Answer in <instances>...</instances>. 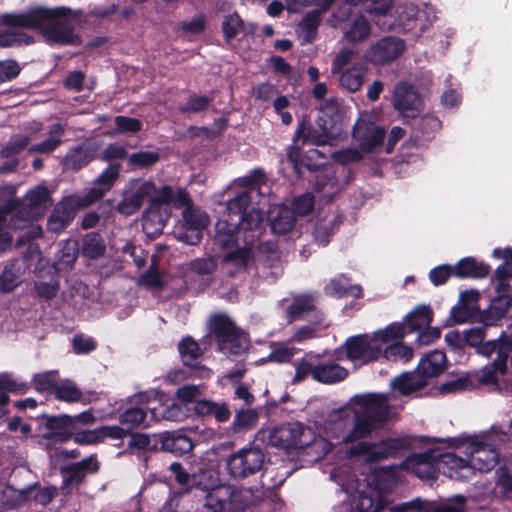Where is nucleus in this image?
I'll return each mask as SVG.
<instances>
[{
  "label": "nucleus",
  "instance_id": "1",
  "mask_svg": "<svg viewBox=\"0 0 512 512\" xmlns=\"http://www.w3.org/2000/svg\"><path fill=\"white\" fill-rule=\"evenodd\" d=\"M351 402L359 409L354 412V425L344 436V443H354L347 450L349 458L365 456L369 462L404 456L411 448L408 437L388 438L379 443L360 441L381 427L389 419L390 406L384 394H356Z\"/></svg>",
  "mask_w": 512,
  "mask_h": 512
},
{
  "label": "nucleus",
  "instance_id": "2",
  "mask_svg": "<svg viewBox=\"0 0 512 512\" xmlns=\"http://www.w3.org/2000/svg\"><path fill=\"white\" fill-rule=\"evenodd\" d=\"M72 15L73 10L66 6L36 5L24 12L1 14L0 23L8 28L39 31L49 45L80 46L82 38L75 32Z\"/></svg>",
  "mask_w": 512,
  "mask_h": 512
},
{
  "label": "nucleus",
  "instance_id": "3",
  "mask_svg": "<svg viewBox=\"0 0 512 512\" xmlns=\"http://www.w3.org/2000/svg\"><path fill=\"white\" fill-rule=\"evenodd\" d=\"M8 205L10 207L8 228L23 230L17 238L15 246L27 247L23 252V258L28 261L35 254L40 253L39 246L34 241L43 236V230L40 225L33 224V222L42 218L51 207L50 192L45 186L39 185L29 190L23 198L10 199L3 206Z\"/></svg>",
  "mask_w": 512,
  "mask_h": 512
},
{
  "label": "nucleus",
  "instance_id": "4",
  "mask_svg": "<svg viewBox=\"0 0 512 512\" xmlns=\"http://www.w3.org/2000/svg\"><path fill=\"white\" fill-rule=\"evenodd\" d=\"M266 458L265 451L252 443L231 453L225 459V468L233 480L242 481L262 473Z\"/></svg>",
  "mask_w": 512,
  "mask_h": 512
},
{
  "label": "nucleus",
  "instance_id": "5",
  "mask_svg": "<svg viewBox=\"0 0 512 512\" xmlns=\"http://www.w3.org/2000/svg\"><path fill=\"white\" fill-rule=\"evenodd\" d=\"M40 423L39 430L41 434L42 448L51 454L58 446L69 442L73 437V426L70 415H50L43 413L35 417Z\"/></svg>",
  "mask_w": 512,
  "mask_h": 512
},
{
  "label": "nucleus",
  "instance_id": "6",
  "mask_svg": "<svg viewBox=\"0 0 512 512\" xmlns=\"http://www.w3.org/2000/svg\"><path fill=\"white\" fill-rule=\"evenodd\" d=\"M339 360H348L358 365H367L382 357V345L377 343L374 336L359 334L348 337L345 342L336 349Z\"/></svg>",
  "mask_w": 512,
  "mask_h": 512
},
{
  "label": "nucleus",
  "instance_id": "7",
  "mask_svg": "<svg viewBox=\"0 0 512 512\" xmlns=\"http://www.w3.org/2000/svg\"><path fill=\"white\" fill-rule=\"evenodd\" d=\"M227 213L222 220L231 221V223L243 229V232L257 231L263 222L262 212L251 207V194L247 190L237 193L233 198L227 201Z\"/></svg>",
  "mask_w": 512,
  "mask_h": 512
},
{
  "label": "nucleus",
  "instance_id": "8",
  "mask_svg": "<svg viewBox=\"0 0 512 512\" xmlns=\"http://www.w3.org/2000/svg\"><path fill=\"white\" fill-rule=\"evenodd\" d=\"M208 328L209 333L216 339L220 351L228 348L231 354L236 355L243 350L245 333L228 315L213 314L208 321Z\"/></svg>",
  "mask_w": 512,
  "mask_h": 512
},
{
  "label": "nucleus",
  "instance_id": "9",
  "mask_svg": "<svg viewBox=\"0 0 512 512\" xmlns=\"http://www.w3.org/2000/svg\"><path fill=\"white\" fill-rule=\"evenodd\" d=\"M315 439L313 430L301 422L281 424L270 431L269 443L273 447L290 450L304 449Z\"/></svg>",
  "mask_w": 512,
  "mask_h": 512
},
{
  "label": "nucleus",
  "instance_id": "10",
  "mask_svg": "<svg viewBox=\"0 0 512 512\" xmlns=\"http://www.w3.org/2000/svg\"><path fill=\"white\" fill-rule=\"evenodd\" d=\"M100 469V463L96 454L78 461L71 462L59 468L62 477V484L60 492L63 496L67 497L72 493L73 487H79L85 483L86 477L91 474H96Z\"/></svg>",
  "mask_w": 512,
  "mask_h": 512
},
{
  "label": "nucleus",
  "instance_id": "11",
  "mask_svg": "<svg viewBox=\"0 0 512 512\" xmlns=\"http://www.w3.org/2000/svg\"><path fill=\"white\" fill-rule=\"evenodd\" d=\"M406 43L396 36H383L372 43L364 53V60L373 66H386L397 60L405 51Z\"/></svg>",
  "mask_w": 512,
  "mask_h": 512
},
{
  "label": "nucleus",
  "instance_id": "12",
  "mask_svg": "<svg viewBox=\"0 0 512 512\" xmlns=\"http://www.w3.org/2000/svg\"><path fill=\"white\" fill-rule=\"evenodd\" d=\"M155 195L150 198L149 205L142 216L143 230L148 235L160 234L165 226V222L160 214V206L172 204L174 201V190L170 185H163L159 189H154Z\"/></svg>",
  "mask_w": 512,
  "mask_h": 512
},
{
  "label": "nucleus",
  "instance_id": "13",
  "mask_svg": "<svg viewBox=\"0 0 512 512\" xmlns=\"http://www.w3.org/2000/svg\"><path fill=\"white\" fill-rule=\"evenodd\" d=\"M148 403L149 397L145 393H139L118 408V421L130 434L133 429L148 427L147 412L151 409Z\"/></svg>",
  "mask_w": 512,
  "mask_h": 512
},
{
  "label": "nucleus",
  "instance_id": "14",
  "mask_svg": "<svg viewBox=\"0 0 512 512\" xmlns=\"http://www.w3.org/2000/svg\"><path fill=\"white\" fill-rule=\"evenodd\" d=\"M401 467L422 480H436L440 472L439 451L430 448L423 453H412L405 457Z\"/></svg>",
  "mask_w": 512,
  "mask_h": 512
},
{
  "label": "nucleus",
  "instance_id": "15",
  "mask_svg": "<svg viewBox=\"0 0 512 512\" xmlns=\"http://www.w3.org/2000/svg\"><path fill=\"white\" fill-rule=\"evenodd\" d=\"M387 505L386 495L381 490L368 485L365 489L356 491L345 512H380Z\"/></svg>",
  "mask_w": 512,
  "mask_h": 512
},
{
  "label": "nucleus",
  "instance_id": "16",
  "mask_svg": "<svg viewBox=\"0 0 512 512\" xmlns=\"http://www.w3.org/2000/svg\"><path fill=\"white\" fill-rule=\"evenodd\" d=\"M79 209H81L79 201L75 196L65 197L52 210L47 221L48 230L53 233H59L66 229L74 220Z\"/></svg>",
  "mask_w": 512,
  "mask_h": 512
},
{
  "label": "nucleus",
  "instance_id": "17",
  "mask_svg": "<svg viewBox=\"0 0 512 512\" xmlns=\"http://www.w3.org/2000/svg\"><path fill=\"white\" fill-rule=\"evenodd\" d=\"M421 104V98L412 85L400 84L396 86L393 105L395 110L404 117L416 118Z\"/></svg>",
  "mask_w": 512,
  "mask_h": 512
},
{
  "label": "nucleus",
  "instance_id": "18",
  "mask_svg": "<svg viewBox=\"0 0 512 512\" xmlns=\"http://www.w3.org/2000/svg\"><path fill=\"white\" fill-rule=\"evenodd\" d=\"M353 138L363 151L371 152L383 143L385 130L370 121H357L353 127Z\"/></svg>",
  "mask_w": 512,
  "mask_h": 512
},
{
  "label": "nucleus",
  "instance_id": "19",
  "mask_svg": "<svg viewBox=\"0 0 512 512\" xmlns=\"http://www.w3.org/2000/svg\"><path fill=\"white\" fill-rule=\"evenodd\" d=\"M56 494L57 488L55 486L40 487L39 483H33L19 490L14 499L7 500V504L17 508L33 499L36 503L45 507L52 502Z\"/></svg>",
  "mask_w": 512,
  "mask_h": 512
},
{
  "label": "nucleus",
  "instance_id": "20",
  "mask_svg": "<svg viewBox=\"0 0 512 512\" xmlns=\"http://www.w3.org/2000/svg\"><path fill=\"white\" fill-rule=\"evenodd\" d=\"M510 291L496 292L487 309L480 311V322L486 326L496 325L512 307Z\"/></svg>",
  "mask_w": 512,
  "mask_h": 512
},
{
  "label": "nucleus",
  "instance_id": "21",
  "mask_svg": "<svg viewBox=\"0 0 512 512\" xmlns=\"http://www.w3.org/2000/svg\"><path fill=\"white\" fill-rule=\"evenodd\" d=\"M454 277L458 279H484L490 274L488 263L477 261L475 257L467 256L460 259L455 265Z\"/></svg>",
  "mask_w": 512,
  "mask_h": 512
},
{
  "label": "nucleus",
  "instance_id": "22",
  "mask_svg": "<svg viewBox=\"0 0 512 512\" xmlns=\"http://www.w3.org/2000/svg\"><path fill=\"white\" fill-rule=\"evenodd\" d=\"M440 467L443 465L447 471H443L445 475L456 480H467L473 476L472 465L469 460L458 457L454 453L439 452Z\"/></svg>",
  "mask_w": 512,
  "mask_h": 512
},
{
  "label": "nucleus",
  "instance_id": "23",
  "mask_svg": "<svg viewBox=\"0 0 512 512\" xmlns=\"http://www.w3.org/2000/svg\"><path fill=\"white\" fill-rule=\"evenodd\" d=\"M159 447L161 451L182 456L193 449L194 443L189 436L181 432H165L159 437Z\"/></svg>",
  "mask_w": 512,
  "mask_h": 512
},
{
  "label": "nucleus",
  "instance_id": "24",
  "mask_svg": "<svg viewBox=\"0 0 512 512\" xmlns=\"http://www.w3.org/2000/svg\"><path fill=\"white\" fill-rule=\"evenodd\" d=\"M328 139L329 132L325 127L317 129L305 118L298 122L297 129L293 136V142H301L302 145H325Z\"/></svg>",
  "mask_w": 512,
  "mask_h": 512
},
{
  "label": "nucleus",
  "instance_id": "25",
  "mask_svg": "<svg viewBox=\"0 0 512 512\" xmlns=\"http://www.w3.org/2000/svg\"><path fill=\"white\" fill-rule=\"evenodd\" d=\"M447 368V357L443 351L434 350L425 354L416 367L417 372L428 382L439 376Z\"/></svg>",
  "mask_w": 512,
  "mask_h": 512
},
{
  "label": "nucleus",
  "instance_id": "26",
  "mask_svg": "<svg viewBox=\"0 0 512 512\" xmlns=\"http://www.w3.org/2000/svg\"><path fill=\"white\" fill-rule=\"evenodd\" d=\"M498 454L494 449H491L489 445L483 442L474 443L471 446L470 465H472V471L475 470L481 472H487L494 468L497 463Z\"/></svg>",
  "mask_w": 512,
  "mask_h": 512
},
{
  "label": "nucleus",
  "instance_id": "27",
  "mask_svg": "<svg viewBox=\"0 0 512 512\" xmlns=\"http://www.w3.org/2000/svg\"><path fill=\"white\" fill-rule=\"evenodd\" d=\"M155 189V184L151 181L142 183L130 195L124 197L117 205V211L125 216H130L136 213L142 206L144 200L150 196Z\"/></svg>",
  "mask_w": 512,
  "mask_h": 512
},
{
  "label": "nucleus",
  "instance_id": "28",
  "mask_svg": "<svg viewBox=\"0 0 512 512\" xmlns=\"http://www.w3.org/2000/svg\"><path fill=\"white\" fill-rule=\"evenodd\" d=\"M150 413L155 421L181 422L190 416L191 409L185 403L173 401L170 404L161 403L157 407H152Z\"/></svg>",
  "mask_w": 512,
  "mask_h": 512
},
{
  "label": "nucleus",
  "instance_id": "29",
  "mask_svg": "<svg viewBox=\"0 0 512 512\" xmlns=\"http://www.w3.org/2000/svg\"><path fill=\"white\" fill-rule=\"evenodd\" d=\"M29 389V383L17 380L11 373H0V419L8 413L4 408L10 401L8 393L25 394Z\"/></svg>",
  "mask_w": 512,
  "mask_h": 512
},
{
  "label": "nucleus",
  "instance_id": "30",
  "mask_svg": "<svg viewBox=\"0 0 512 512\" xmlns=\"http://www.w3.org/2000/svg\"><path fill=\"white\" fill-rule=\"evenodd\" d=\"M178 352L182 363L192 369H203L199 360L203 357V350L192 336H185L178 344Z\"/></svg>",
  "mask_w": 512,
  "mask_h": 512
},
{
  "label": "nucleus",
  "instance_id": "31",
  "mask_svg": "<svg viewBox=\"0 0 512 512\" xmlns=\"http://www.w3.org/2000/svg\"><path fill=\"white\" fill-rule=\"evenodd\" d=\"M366 73L367 68L362 63H354L351 67L337 73L341 88L350 93L359 91L364 83Z\"/></svg>",
  "mask_w": 512,
  "mask_h": 512
},
{
  "label": "nucleus",
  "instance_id": "32",
  "mask_svg": "<svg viewBox=\"0 0 512 512\" xmlns=\"http://www.w3.org/2000/svg\"><path fill=\"white\" fill-rule=\"evenodd\" d=\"M348 370L336 363H321L316 365L313 380L323 384H335L348 377Z\"/></svg>",
  "mask_w": 512,
  "mask_h": 512
},
{
  "label": "nucleus",
  "instance_id": "33",
  "mask_svg": "<svg viewBox=\"0 0 512 512\" xmlns=\"http://www.w3.org/2000/svg\"><path fill=\"white\" fill-rule=\"evenodd\" d=\"M243 229L231 221L220 219L215 225V243L222 249L232 248L237 244V235Z\"/></svg>",
  "mask_w": 512,
  "mask_h": 512
},
{
  "label": "nucleus",
  "instance_id": "34",
  "mask_svg": "<svg viewBox=\"0 0 512 512\" xmlns=\"http://www.w3.org/2000/svg\"><path fill=\"white\" fill-rule=\"evenodd\" d=\"M426 385L427 381L417 372V369L413 373H403L391 382L392 388L402 395H410L420 391Z\"/></svg>",
  "mask_w": 512,
  "mask_h": 512
},
{
  "label": "nucleus",
  "instance_id": "35",
  "mask_svg": "<svg viewBox=\"0 0 512 512\" xmlns=\"http://www.w3.org/2000/svg\"><path fill=\"white\" fill-rule=\"evenodd\" d=\"M502 349H506L505 360H508L510 353L512 352V334L508 335L504 331L501 332L497 339L481 342L476 348V352L480 355L490 357L493 353L497 354L496 359H499V353Z\"/></svg>",
  "mask_w": 512,
  "mask_h": 512
},
{
  "label": "nucleus",
  "instance_id": "36",
  "mask_svg": "<svg viewBox=\"0 0 512 512\" xmlns=\"http://www.w3.org/2000/svg\"><path fill=\"white\" fill-rule=\"evenodd\" d=\"M325 292L327 295L336 298H343L347 296L361 298L363 295L361 286L350 284L349 279L343 275L331 279L330 282L325 286Z\"/></svg>",
  "mask_w": 512,
  "mask_h": 512
},
{
  "label": "nucleus",
  "instance_id": "37",
  "mask_svg": "<svg viewBox=\"0 0 512 512\" xmlns=\"http://www.w3.org/2000/svg\"><path fill=\"white\" fill-rule=\"evenodd\" d=\"M293 211L285 205L279 206L271 213L270 227L274 234L283 235L290 232L295 225Z\"/></svg>",
  "mask_w": 512,
  "mask_h": 512
},
{
  "label": "nucleus",
  "instance_id": "38",
  "mask_svg": "<svg viewBox=\"0 0 512 512\" xmlns=\"http://www.w3.org/2000/svg\"><path fill=\"white\" fill-rule=\"evenodd\" d=\"M316 299L311 294H304L295 297L292 303L287 307V314L290 320H299L305 313L315 312L316 316H322V313L315 306Z\"/></svg>",
  "mask_w": 512,
  "mask_h": 512
},
{
  "label": "nucleus",
  "instance_id": "39",
  "mask_svg": "<svg viewBox=\"0 0 512 512\" xmlns=\"http://www.w3.org/2000/svg\"><path fill=\"white\" fill-rule=\"evenodd\" d=\"M506 349L499 353V359H495L481 370L478 381L483 385L498 384V375H505L507 372V360H505Z\"/></svg>",
  "mask_w": 512,
  "mask_h": 512
},
{
  "label": "nucleus",
  "instance_id": "40",
  "mask_svg": "<svg viewBox=\"0 0 512 512\" xmlns=\"http://www.w3.org/2000/svg\"><path fill=\"white\" fill-rule=\"evenodd\" d=\"M404 321L409 332L420 331L432 323L433 311L428 305H420L408 313Z\"/></svg>",
  "mask_w": 512,
  "mask_h": 512
},
{
  "label": "nucleus",
  "instance_id": "41",
  "mask_svg": "<svg viewBox=\"0 0 512 512\" xmlns=\"http://www.w3.org/2000/svg\"><path fill=\"white\" fill-rule=\"evenodd\" d=\"M91 151L82 145L71 148L63 160L66 170L78 171L87 166L93 160Z\"/></svg>",
  "mask_w": 512,
  "mask_h": 512
},
{
  "label": "nucleus",
  "instance_id": "42",
  "mask_svg": "<svg viewBox=\"0 0 512 512\" xmlns=\"http://www.w3.org/2000/svg\"><path fill=\"white\" fill-rule=\"evenodd\" d=\"M106 252V244L98 232L86 234L81 243V253L90 260H96L102 257Z\"/></svg>",
  "mask_w": 512,
  "mask_h": 512
},
{
  "label": "nucleus",
  "instance_id": "43",
  "mask_svg": "<svg viewBox=\"0 0 512 512\" xmlns=\"http://www.w3.org/2000/svg\"><path fill=\"white\" fill-rule=\"evenodd\" d=\"M231 498V491L228 487L219 486L207 492L205 507L212 512H223Z\"/></svg>",
  "mask_w": 512,
  "mask_h": 512
},
{
  "label": "nucleus",
  "instance_id": "44",
  "mask_svg": "<svg viewBox=\"0 0 512 512\" xmlns=\"http://www.w3.org/2000/svg\"><path fill=\"white\" fill-rule=\"evenodd\" d=\"M342 218V216L338 215L328 221H318L313 229L315 241L322 246L328 245L330 238L342 224Z\"/></svg>",
  "mask_w": 512,
  "mask_h": 512
},
{
  "label": "nucleus",
  "instance_id": "45",
  "mask_svg": "<svg viewBox=\"0 0 512 512\" xmlns=\"http://www.w3.org/2000/svg\"><path fill=\"white\" fill-rule=\"evenodd\" d=\"M312 187L314 191L323 192L330 196L339 190L338 179L334 172L322 170L315 174Z\"/></svg>",
  "mask_w": 512,
  "mask_h": 512
},
{
  "label": "nucleus",
  "instance_id": "46",
  "mask_svg": "<svg viewBox=\"0 0 512 512\" xmlns=\"http://www.w3.org/2000/svg\"><path fill=\"white\" fill-rule=\"evenodd\" d=\"M258 419L259 415L255 409H240L234 416L231 429L234 433L250 430L256 426Z\"/></svg>",
  "mask_w": 512,
  "mask_h": 512
},
{
  "label": "nucleus",
  "instance_id": "47",
  "mask_svg": "<svg viewBox=\"0 0 512 512\" xmlns=\"http://www.w3.org/2000/svg\"><path fill=\"white\" fill-rule=\"evenodd\" d=\"M32 35L23 31H0V47H20L34 44Z\"/></svg>",
  "mask_w": 512,
  "mask_h": 512
},
{
  "label": "nucleus",
  "instance_id": "48",
  "mask_svg": "<svg viewBox=\"0 0 512 512\" xmlns=\"http://www.w3.org/2000/svg\"><path fill=\"white\" fill-rule=\"evenodd\" d=\"M370 24L364 16L353 20L345 31V38L348 42L358 43L364 41L370 34Z\"/></svg>",
  "mask_w": 512,
  "mask_h": 512
},
{
  "label": "nucleus",
  "instance_id": "49",
  "mask_svg": "<svg viewBox=\"0 0 512 512\" xmlns=\"http://www.w3.org/2000/svg\"><path fill=\"white\" fill-rule=\"evenodd\" d=\"M320 23L321 12L319 10H313L305 14L299 23V28L304 32L306 42L311 43L315 40Z\"/></svg>",
  "mask_w": 512,
  "mask_h": 512
},
{
  "label": "nucleus",
  "instance_id": "50",
  "mask_svg": "<svg viewBox=\"0 0 512 512\" xmlns=\"http://www.w3.org/2000/svg\"><path fill=\"white\" fill-rule=\"evenodd\" d=\"M160 160L158 151H138L128 156V166L132 169H148Z\"/></svg>",
  "mask_w": 512,
  "mask_h": 512
},
{
  "label": "nucleus",
  "instance_id": "51",
  "mask_svg": "<svg viewBox=\"0 0 512 512\" xmlns=\"http://www.w3.org/2000/svg\"><path fill=\"white\" fill-rule=\"evenodd\" d=\"M58 383L57 371H46L43 373H36L32 377V384L34 389L39 393L53 394Z\"/></svg>",
  "mask_w": 512,
  "mask_h": 512
},
{
  "label": "nucleus",
  "instance_id": "52",
  "mask_svg": "<svg viewBox=\"0 0 512 512\" xmlns=\"http://www.w3.org/2000/svg\"><path fill=\"white\" fill-rule=\"evenodd\" d=\"M221 30L225 41L230 43L244 30V22L236 12L225 15L221 24Z\"/></svg>",
  "mask_w": 512,
  "mask_h": 512
},
{
  "label": "nucleus",
  "instance_id": "53",
  "mask_svg": "<svg viewBox=\"0 0 512 512\" xmlns=\"http://www.w3.org/2000/svg\"><path fill=\"white\" fill-rule=\"evenodd\" d=\"M405 324L401 322H393L386 328L373 333L377 343L387 344L391 341L402 340L405 336Z\"/></svg>",
  "mask_w": 512,
  "mask_h": 512
},
{
  "label": "nucleus",
  "instance_id": "54",
  "mask_svg": "<svg viewBox=\"0 0 512 512\" xmlns=\"http://www.w3.org/2000/svg\"><path fill=\"white\" fill-rule=\"evenodd\" d=\"M218 484V477L210 469H200L198 472L192 474V480L189 489H198L203 492H208Z\"/></svg>",
  "mask_w": 512,
  "mask_h": 512
},
{
  "label": "nucleus",
  "instance_id": "55",
  "mask_svg": "<svg viewBox=\"0 0 512 512\" xmlns=\"http://www.w3.org/2000/svg\"><path fill=\"white\" fill-rule=\"evenodd\" d=\"M413 355V349L402 342L391 344L384 350L382 349V356L388 361L407 363L413 358Z\"/></svg>",
  "mask_w": 512,
  "mask_h": 512
},
{
  "label": "nucleus",
  "instance_id": "56",
  "mask_svg": "<svg viewBox=\"0 0 512 512\" xmlns=\"http://www.w3.org/2000/svg\"><path fill=\"white\" fill-rule=\"evenodd\" d=\"M212 102V98L206 95L191 94L186 103L179 106L181 113H200L208 109Z\"/></svg>",
  "mask_w": 512,
  "mask_h": 512
},
{
  "label": "nucleus",
  "instance_id": "57",
  "mask_svg": "<svg viewBox=\"0 0 512 512\" xmlns=\"http://www.w3.org/2000/svg\"><path fill=\"white\" fill-rule=\"evenodd\" d=\"M251 257L252 249L246 245L227 252L223 258V262L232 264L238 268H246Z\"/></svg>",
  "mask_w": 512,
  "mask_h": 512
},
{
  "label": "nucleus",
  "instance_id": "58",
  "mask_svg": "<svg viewBox=\"0 0 512 512\" xmlns=\"http://www.w3.org/2000/svg\"><path fill=\"white\" fill-rule=\"evenodd\" d=\"M56 399L65 402H77L81 399L82 393L71 381L57 383L53 392Z\"/></svg>",
  "mask_w": 512,
  "mask_h": 512
},
{
  "label": "nucleus",
  "instance_id": "59",
  "mask_svg": "<svg viewBox=\"0 0 512 512\" xmlns=\"http://www.w3.org/2000/svg\"><path fill=\"white\" fill-rule=\"evenodd\" d=\"M139 284L150 288L161 290L164 287V280L158 270V264L153 260L144 274L139 278Z\"/></svg>",
  "mask_w": 512,
  "mask_h": 512
},
{
  "label": "nucleus",
  "instance_id": "60",
  "mask_svg": "<svg viewBox=\"0 0 512 512\" xmlns=\"http://www.w3.org/2000/svg\"><path fill=\"white\" fill-rule=\"evenodd\" d=\"M209 223V217L206 213L194 209L193 207L185 209L183 212L182 225L205 230Z\"/></svg>",
  "mask_w": 512,
  "mask_h": 512
},
{
  "label": "nucleus",
  "instance_id": "61",
  "mask_svg": "<svg viewBox=\"0 0 512 512\" xmlns=\"http://www.w3.org/2000/svg\"><path fill=\"white\" fill-rule=\"evenodd\" d=\"M473 388V380L469 376H462L442 383L439 386V392L441 394H451L465 390H472Z\"/></svg>",
  "mask_w": 512,
  "mask_h": 512
},
{
  "label": "nucleus",
  "instance_id": "62",
  "mask_svg": "<svg viewBox=\"0 0 512 512\" xmlns=\"http://www.w3.org/2000/svg\"><path fill=\"white\" fill-rule=\"evenodd\" d=\"M292 208L291 211H293V216L296 218V216L304 217L310 214L314 208L315 200L314 196L310 193H305L302 195H299L295 197L292 201Z\"/></svg>",
  "mask_w": 512,
  "mask_h": 512
},
{
  "label": "nucleus",
  "instance_id": "63",
  "mask_svg": "<svg viewBox=\"0 0 512 512\" xmlns=\"http://www.w3.org/2000/svg\"><path fill=\"white\" fill-rule=\"evenodd\" d=\"M121 169L122 166L118 163L110 164L94 181L109 192L117 181Z\"/></svg>",
  "mask_w": 512,
  "mask_h": 512
},
{
  "label": "nucleus",
  "instance_id": "64",
  "mask_svg": "<svg viewBox=\"0 0 512 512\" xmlns=\"http://www.w3.org/2000/svg\"><path fill=\"white\" fill-rule=\"evenodd\" d=\"M496 486L503 499L512 502V474L507 468H500L496 472Z\"/></svg>",
  "mask_w": 512,
  "mask_h": 512
}]
</instances>
